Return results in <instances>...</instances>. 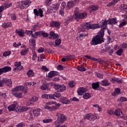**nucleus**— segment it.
<instances>
[{"instance_id": "obj_1", "label": "nucleus", "mask_w": 127, "mask_h": 127, "mask_svg": "<svg viewBox=\"0 0 127 127\" xmlns=\"http://www.w3.org/2000/svg\"><path fill=\"white\" fill-rule=\"evenodd\" d=\"M107 24H109L108 20H102L99 23V26L101 29L98 32V34L92 38L90 44L91 45H98L101 44L102 42H104V35H105V29L107 28Z\"/></svg>"}, {"instance_id": "obj_2", "label": "nucleus", "mask_w": 127, "mask_h": 127, "mask_svg": "<svg viewBox=\"0 0 127 127\" xmlns=\"http://www.w3.org/2000/svg\"><path fill=\"white\" fill-rule=\"evenodd\" d=\"M12 84L11 79L6 77H3L1 80H0V87H3V85L5 86H10Z\"/></svg>"}, {"instance_id": "obj_3", "label": "nucleus", "mask_w": 127, "mask_h": 127, "mask_svg": "<svg viewBox=\"0 0 127 127\" xmlns=\"http://www.w3.org/2000/svg\"><path fill=\"white\" fill-rule=\"evenodd\" d=\"M60 6V4L59 3L58 4H52L47 10V12L49 13L50 12H56L57 11L58 9H59V6Z\"/></svg>"}, {"instance_id": "obj_4", "label": "nucleus", "mask_w": 127, "mask_h": 127, "mask_svg": "<svg viewBox=\"0 0 127 127\" xmlns=\"http://www.w3.org/2000/svg\"><path fill=\"white\" fill-rule=\"evenodd\" d=\"M89 26H90L89 23H84L82 24L78 28V32H84L86 31V30H88V29H89Z\"/></svg>"}, {"instance_id": "obj_5", "label": "nucleus", "mask_w": 127, "mask_h": 127, "mask_svg": "<svg viewBox=\"0 0 127 127\" xmlns=\"http://www.w3.org/2000/svg\"><path fill=\"white\" fill-rule=\"evenodd\" d=\"M19 91H24V94L27 93V87H24L22 85L17 86L12 89L13 92H19Z\"/></svg>"}, {"instance_id": "obj_6", "label": "nucleus", "mask_w": 127, "mask_h": 127, "mask_svg": "<svg viewBox=\"0 0 127 127\" xmlns=\"http://www.w3.org/2000/svg\"><path fill=\"white\" fill-rule=\"evenodd\" d=\"M56 117H57L58 120L61 121L62 122H64L67 120V118H66V116L64 115L63 114L57 113L56 114Z\"/></svg>"}, {"instance_id": "obj_7", "label": "nucleus", "mask_w": 127, "mask_h": 127, "mask_svg": "<svg viewBox=\"0 0 127 127\" xmlns=\"http://www.w3.org/2000/svg\"><path fill=\"white\" fill-rule=\"evenodd\" d=\"M55 89L58 90L59 92H63L66 90V87L64 85L56 84L55 85Z\"/></svg>"}, {"instance_id": "obj_8", "label": "nucleus", "mask_w": 127, "mask_h": 127, "mask_svg": "<svg viewBox=\"0 0 127 127\" xmlns=\"http://www.w3.org/2000/svg\"><path fill=\"white\" fill-rule=\"evenodd\" d=\"M84 57H85V58H87L88 59H90V60L94 61V62H98V63H100V64H102V63L103 62L101 59H97L95 58H93L90 56L86 55L84 56Z\"/></svg>"}, {"instance_id": "obj_9", "label": "nucleus", "mask_w": 127, "mask_h": 127, "mask_svg": "<svg viewBox=\"0 0 127 127\" xmlns=\"http://www.w3.org/2000/svg\"><path fill=\"white\" fill-rule=\"evenodd\" d=\"M10 71H11V67L8 66L0 68V76L3 73H6V72H10Z\"/></svg>"}, {"instance_id": "obj_10", "label": "nucleus", "mask_w": 127, "mask_h": 127, "mask_svg": "<svg viewBox=\"0 0 127 127\" xmlns=\"http://www.w3.org/2000/svg\"><path fill=\"white\" fill-rule=\"evenodd\" d=\"M60 102L62 103V104H64V105H67V104H70V102L68 98L66 97L62 96L60 98Z\"/></svg>"}, {"instance_id": "obj_11", "label": "nucleus", "mask_w": 127, "mask_h": 127, "mask_svg": "<svg viewBox=\"0 0 127 127\" xmlns=\"http://www.w3.org/2000/svg\"><path fill=\"white\" fill-rule=\"evenodd\" d=\"M84 119L88 120L90 122H94L95 121V116L92 114H86L84 117Z\"/></svg>"}, {"instance_id": "obj_12", "label": "nucleus", "mask_w": 127, "mask_h": 127, "mask_svg": "<svg viewBox=\"0 0 127 127\" xmlns=\"http://www.w3.org/2000/svg\"><path fill=\"white\" fill-rule=\"evenodd\" d=\"M8 111L16 112V113L18 112V107H16V105L12 104L8 107Z\"/></svg>"}, {"instance_id": "obj_13", "label": "nucleus", "mask_w": 127, "mask_h": 127, "mask_svg": "<svg viewBox=\"0 0 127 127\" xmlns=\"http://www.w3.org/2000/svg\"><path fill=\"white\" fill-rule=\"evenodd\" d=\"M34 13L37 16H39V15L41 17H42L43 16V11L42 10V9H41V8L39 9L38 10H37V9H34Z\"/></svg>"}, {"instance_id": "obj_14", "label": "nucleus", "mask_w": 127, "mask_h": 127, "mask_svg": "<svg viewBox=\"0 0 127 127\" xmlns=\"http://www.w3.org/2000/svg\"><path fill=\"white\" fill-rule=\"evenodd\" d=\"M88 91V89L84 87H80L77 89V93L79 96H82L84 93H86Z\"/></svg>"}, {"instance_id": "obj_15", "label": "nucleus", "mask_w": 127, "mask_h": 127, "mask_svg": "<svg viewBox=\"0 0 127 127\" xmlns=\"http://www.w3.org/2000/svg\"><path fill=\"white\" fill-rule=\"evenodd\" d=\"M10 6V4H7V3H4L2 5V6H0V18H1V12H2L3 11V9H6V8L9 7Z\"/></svg>"}, {"instance_id": "obj_16", "label": "nucleus", "mask_w": 127, "mask_h": 127, "mask_svg": "<svg viewBox=\"0 0 127 127\" xmlns=\"http://www.w3.org/2000/svg\"><path fill=\"white\" fill-rule=\"evenodd\" d=\"M49 88V83L47 82H44L42 84V85L40 86V88L41 90H42L43 91H45L46 90H48Z\"/></svg>"}, {"instance_id": "obj_17", "label": "nucleus", "mask_w": 127, "mask_h": 127, "mask_svg": "<svg viewBox=\"0 0 127 127\" xmlns=\"http://www.w3.org/2000/svg\"><path fill=\"white\" fill-rule=\"evenodd\" d=\"M89 25L88 29H96V28H100L101 27L99 24H89Z\"/></svg>"}, {"instance_id": "obj_18", "label": "nucleus", "mask_w": 127, "mask_h": 127, "mask_svg": "<svg viewBox=\"0 0 127 127\" xmlns=\"http://www.w3.org/2000/svg\"><path fill=\"white\" fill-rule=\"evenodd\" d=\"M51 27H57V28H59L60 27V23L59 22H55V21H52L50 23Z\"/></svg>"}, {"instance_id": "obj_19", "label": "nucleus", "mask_w": 127, "mask_h": 127, "mask_svg": "<svg viewBox=\"0 0 127 127\" xmlns=\"http://www.w3.org/2000/svg\"><path fill=\"white\" fill-rule=\"evenodd\" d=\"M118 21H117V18H109L108 20V24H111V25H114V24H117Z\"/></svg>"}, {"instance_id": "obj_20", "label": "nucleus", "mask_w": 127, "mask_h": 127, "mask_svg": "<svg viewBox=\"0 0 127 127\" xmlns=\"http://www.w3.org/2000/svg\"><path fill=\"white\" fill-rule=\"evenodd\" d=\"M87 17V13L84 12L82 13H79L78 15V20H76V21H79V19H83V18H86Z\"/></svg>"}, {"instance_id": "obj_21", "label": "nucleus", "mask_w": 127, "mask_h": 127, "mask_svg": "<svg viewBox=\"0 0 127 127\" xmlns=\"http://www.w3.org/2000/svg\"><path fill=\"white\" fill-rule=\"evenodd\" d=\"M89 34V33L86 32V33H80L79 34V36L77 37V38L78 40H80L81 41V40H83V38L85 37V36H88V35Z\"/></svg>"}, {"instance_id": "obj_22", "label": "nucleus", "mask_w": 127, "mask_h": 127, "mask_svg": "<svg viewBox=\"0 0 127 127\" xmlns=\"http://www.w3.org/2000/svg\"><path fill=\"white\" fill-rule=\"evenodd\" d=\"M63 121H61V120H59V119H57V120L55 122V125L56 127H61L63 126H61L62 125H63Z\"/></svg>"}, {"instance_id": "obj_23", "label": "nucleus", "mask_w": 127, "mask_h": 127, "mask_svg": "<svg viewBox=\"0 0 127 127\" xmlns=\"http://www.w3.org/2000/svg\"><path fill=\"white\" fill-rule=\"evenodd\" d=\"M100 84L102 85V86H105V87L110 86V85H111V84L109 82V80H108L107 79L102 80L100 82Z\"/></svg>"}, {"instance_id": "obj_24", "label": "nucleus", "mask_w": 127, "mask_h": 127, "mask_svg": "<svg viewBox=\"0 0 127 127\" xmlns=\"http://www.w3.org/2000/svg\"><path fill=\"white\" fill-rule=\"evenodd\" d=\"M12 94L16 97V98H18V99L21 98L22 97V93H17L16 91H12Z\"/></svg>"}, {"instance_id": "obj_25", "label": "nucleus", "mask_w": 127, "mask_h": 127, "mask_svg": "<svg viewBox=\"0 0 127 127\" xmlns=\"http://www.w3.org/2000/svg\"><path fill=\"white\" fill-rule=\"evenodd\" d=\"M18 112L19 113H23L24 112H26V111H28V108L25 107H18Z\"/></svg>"}, {"instance_id": "obj_26", "label": "nucleus", "mask_w": 127, "mask_h": 127, "mask_svg": "<svg viewBox=\"0 0 127 127\" xmlns=\"http://www.w3.org/2000/svg\"><path fill=\"white\" fill-rule=\"evenodd\" d=\"M80 14L79 8H75L74 10V18L75 20H78V15Z\"/></svg>"}, {"instance_id": "obj_27", "label": "nucleus", "mask_w": 127, "mask_h": 127, "mask_svg": "<svg viewBox=\"0 0 127 127\" xmlns=\"http://www.w3.org/2000/svg\"><path fill=\"white\" fill-rule=\"evenodd\" d=\"M43 32L42 31L36 32L34 33V35H32V37L33 38H37V36H41L42 35Z\"/></svg>"}, {"instance_id": "obj_28", "label": "nucleus", "mask_w": 127, "mask_h": 127, "mask_svg": "<svg viewBox=\"0 0 127 127\" xmlns=\"http://www.w3.org/2000/svg\"><path fill=\"white\" fill-rule=\"evenodd\" d=\"M74 5H75V3H74L73 1H70L67 3L66 7L68 9H70V8H72Z\"/></svg>"}, {"instance_id": "obj_29", "label": "nucleus", "mask_w": 127, "mask_h": 127, "mask_svg": "<svg viewBox=\"0 0 127 127\" xmlns=\"http://www.w3.org/2000/svg\"><path fill=\"white\" fill-rule=\"evenodd\" d=\"M111 82H112V83L116 82V83H119V84H122V83H123V79H119L118 78H112Z\"/></svg>"}, {"instance_id": "obj_30", "label": "nucleus", "mask_w": 127, "mask_h": 127, "mask_svg": "<svg viewBox=\"0 0 127 127\" xmlns=\"http://www.w3.org/2000/svg\"><path fill=\"white\" fill-rule=\"evenodd\" d=\"M44 108L45 109H46V110H49V111H51L52 112H53V111H56V108H54L53 107V106L51 107L46 105L44 106Z\"/></svg>"}, {"instance_id": "obj_31", "label": "nucleus", "mask_w": 127, "mask_h": 127, "mask_svg": "<svg viewBox=\"0 0 127 127\" xmlns=\"http://www.w3.org/2000/svg\"><path fill=\"white\" fill-rule=\"evenodd\" d=\"M29 51L28 50V48H26L24 49L23 50H22L21 52H20V54L21 55H22V56H24L25 55H26V54H27V52Z\"/></svg>"}, {"instance_id": "obj_32", "label": "nucleus", "mask_w": 127, "mask_h": 127, "mask_svg": "<svg viewBox=\"0 0 127 127\" xmlns=\"http://www.w3.org/2000/svg\"><path fill=\"white\" fill-rule=\"evenodd\" d=\"M92 88L95 90V89H97V88H99L100 87V84L99 82H93L92 84Z\"/></svg>"}, {"instance_id": "obj_33", "label": "nucleus", "mask_w": 127, "mask_h": 127, "mask_svg": "<svg viewBox=\"0 0 127 127\" xmlns=\"http://www.w3.org/2000/svg\"><path fill=\"white\" fill-rule=\"evenodd\" d=\"M15 32L17 34H18L19 36H20V37H23V36H24V33L19 30H16Z\"/></svg>"}, {"instance_id": "obj_34", "label": "nucleus", "mask_w": 127, "mask_h": 127, "mask_svg": "<svg viewBox=\"0 0 127 127\" xmlns=\"http://www.w3.org/2000/svg\"><path fill=\"white\" fill-rule=\"evenodd\" d=\"M121 114L123 115V112L120 109H117L115 110V112H114V115H116V116H118V117H120L121 116Z\"/></svg>"}, {"instance_id": "obj_35", "label": "nucleus", "mask_w": 127, "mask_h": 127, "mask_svg": "<svg viewBox=\"0 0 127 127\" xmlns=\"http://www.w3.org/2000/svg\"><path fill=\"white\" fill-rule=\"evenodd\" d=\"M120 1V0H113L112 2L107 4V6H111L112 5H115L117 2Z\"/></svg>"}, {"instance_id": "obj_36", "label": "nucleus", "mask_w": 127, "mask_h": 127, "mask_svg": "<svg viewBox=\"0 0 127 127\" xmlns=\"http://www.w3.org/2000/svg\"><path fill=\"white\" fill-rule=\"evenodd\" d=\"M121 93V89L117 88L115 89L114 92L112 93L113 96H116L117 95H119Z\"/></svg>"}, {"instance_id": "obj_37", "label": "nucleus", "mask_w": 127, "mask_h": 127, "mask_svg": "<svg viewBox=\"0 0 127 127\" xmlns=\"http://www.w3.org/2000/svg\"><path fill=\"white\" fill-rule=\"evenodd\" d=\"M83 99L85 100H88L91 98V94L88 93H85L83 96Z\"/></svg>"}, {"instance_id": "obj_38", "label": "nucleus", "mask_w": 127, "mask_h": 127, "mask_svg": "<svg viewBox=\"0 0 127 127\" xmlns=\"http://www.w3.org/2000/svg\"><path fill=\"white\" fill-rule=\"evenodd\" d=\"M21 4H24V5H27V4H30L31 1L30 0H25L24 1H22L21 2Z\"/></svg>"}, {"instance_id": "obj_39", "label": "nucleus", "mask_w": 127, "mask_h": 127, "mask_svg": "<svg viewBox=\"0 0 127 127\" xmlns=\"http://www.w3.org/2000/svg\"><path fill=\"white\" fill-rule=\"evenodd\" d=\"M27 74L28 77H33L34 76V72L32 70H29Z\"/></svg>"}, {"instance_id": "obj_40", "label": "nucleus", "mask_w": 127, "mask_h": 127, "mask_svg": "<svg viewBox=\"0 0 127 127\" xmlns=\"http://www.w3.org/2000/svg\"><path fill=\"white\" fill-rule=\"evenodd\" d=\"M3 27H4V28H7V27H12V24L10 22L6 23L3 25Z\"/></svg>"}, {"instance_id": "obj_41", "label": "nucleus", "mask_w": 127, "mask_h": 127, "mask_svg": "<svg viewBox=\"0 0 127 127\" xmlns=\"http://www.w3.org/2000/svg\"><path fill=\"white\" fill-rule=\"evenodd\" d=\"M53 96L56 97V98H60L61 97V93H60V91H58L53 94Z\"/></svg>"}, {"instance_id": "obj_42", "label": "nucleus", "mask_w": 127, "mask_h": 127, "mask_svg": "<svg viewBox=\"0 0 127 127\" xmlns=\"http://www.w3.org/2000/svg\"><path fill=\"white\" fill-rule=\"evenodd\" d=\"M39 111H41L40 109H37L36 111H33L34 115L36 117H38V116H40V112Z\"/></svg>"}, {"instance_id": "obj_43", "label": "nucleus", "mask_w": 127, "mask_h": 127, "mask_svg": "<svg viewBox=\"0 0 127 127\" xmlns=\"http://www.w3.org/2000/svg\"><path fill=\"white\" fill-rule=\"evenodd\" d=\"M52 2V0H45L44 3L46 5L49 6Z\"/></svg>"}, {"instance_id": "obj_44", "label": "nucleus", "mask_w": 127, "mask_h": 127, "mask_svg": "<svg viewBox=\"0 0 127 127\" xmlns=\"http://www.w3.org/2000/svg\"><path fill=\"white\" fill-rule=\"evenodd\" d=\"M10 54H11V52L8 51L3 53V56H4V57H7V56H9Z\"/></svg>"}, {"instance_id": "obj_45", "label": "nucleus", "mask_w": 127, "mask_h": 127, "mask_svg": "<svg viewBox=\"0 0 127 127\" xmlns=\"http://www.w3.org/2000/svg\"><path fill=\"white\" fill-rule=\"evenodd\" d=\"M39 28V25H35L32 28V31H34V32L35 31H36V30H37V29Z\"/></svg>"}, {"instance_id": "obj_46", "label": "nucleus", "mask_w": 127, "mask_h": 127, "mask_svg": "<svg viewBox=\"0 0 127 127\" xmlns=\"http://www.w3.org/2000/svg\"><path fill=\"white\" fill-rule=\"evenodd\" d=\"M51 122H52V119H44L43 120L44 124H49V123H51Z\"/></svg>"}, {"instance_id": "obj_47", "label": "nucleus", "mask_w": 127, "mask_h": 127, "mask_svg": "<svg viewBox=\"0 0 127 127\" xmlns=\"http://www.w3.org/2000/svg\"><path fill=\"white\" fill-rule=\"evenodd\" d=\"M123 52H124V50L121 49L117 51V54H118L119 56H122Z\"/></svg>"}, {"instance_id": "obj_48", "label": "nucleus", "mask_w": 127, "mask_h": 127, "mask_svg": "<svg viewBox=\"0 0 127 127\" xmlns=\"http://www.w3.org/2000/svg\"><path fill=\"white\" fill-rule=\"evenodd\" d=\"M78 70L79 71H81V72H84V71H86V68L83 66H78L77 67Z\"/></svg>"}, {"instance_id": "obj_49", "label": "nucleus", "mask_w": 127, "mask_h": 127, "mask_svg": "<svg viewBox=\"0 0 127 127\" xmlns=\"http://www.w3.org/2000/svg\"><path fill=\"white\" fill-rule=\"evenodd\" d=\"M31 43H30V44L31 45V46H33V47H35V45H36V43H35V40L34 39H32L31 40Z\"/></svg>"}, {"instance_id": "obj_50", "label": "nucleus", "mask_w": 127, "mask_h": 127, "mask_svg": "<svg viewBox=\"0 0 127 127\" xmlns=\"http://www.w3.org/2000/svg\"><path fill=\"white\" fill-rule=\"evenodd\" d=\"M61 43V39H58L55 41V44L57 46H58V45H60Z\"/></svg>"}, {"instance_id": "obj_51", "label": "nucleus", "mask_w": 127, "mask_h": 127, "mask_svg": "<svg viewBox=\"0 0 127 127\" xmlns=\"http://www.w3.org/2000/svg\"><path fill=\"white\" fill-rule=\"evenodd\" d=\"M90 8H91V10L96 11V10H97V9H98V7L97 6L93 5H91L90 6Z\"/></svg>"}, {"instance_id": "obj_52", "label": "nucleus", "mask_w": 127, "mask_h": 127, "mask_svg": "<svg viewBox=\"0 0 127 127\" xmlns=\"http://www.w3.org/2000/svg\"><path fill=\"white\" fill-rule=\"evenodd\" d=\"M72 19H73V18H70L68 17L65 19V23H69V21H72Z\"/></svg>"}, {"instance_id": "obj_53", "label": "nucleus", "mask_w": 127, "mask_h": 127, "mask_svg": "<svg viewBox=\"0 0 127 127\" xmlns=\"http://www.w3.org/2000/svg\"><path fill=\"white\" fill-rule=\"evenodd\" d=\"M26 32L27 34H28V35H29V36H30L31 35V37H32V35H34V34L33 33L32 31H26Z\"/></svg>"}, {"instance_id": "obj_54", "label": "nucleus", "mask_w": 127, "mask_h": 127, "mask_svg": "<svg viewBox=\"0 0 127 127\" xmlns=\"http://www.w3.org/2000/svg\"><path fill=\"white\" fill-rule=\"evenodd\" d=\"M32 101L34 102H37L38 101V97L37 96H33L32 99Z\"/></svg>"}, {"instance_id": "obj_55", "label": "nucleus", "mask_w": 127, "mask_h": 127, "mask_svg": "<svg viewBox=\"0 0 127 127\" xmlns=\"http://www.w3.org/2000/svg\"><path fill=\"white\" fill-rule=\"evenodd\" d=\"M45 51L46 52H47L48 53L50 54L53 53V52H54V51H53L51 49H46L45 50Z\"/></svg>"}, {"instance_id": "obj_56", "label": "nucleus", "mask_w": 127, "mask_h": 127, "mask_svg": "<svg viewBox=\"0 0 127 127\" xmlns=\"http://www.w3.org/2000/svg\"><path fill=\"white\" fill-rule=\"evenodd\" d=\"M48 77L49 78H53L54 77V73L53 71H51L49 74H48Z\"/></svg>"}, {"instance_id": "obj_57", "label": "nucleus", "mask_w": 127, "mask_h": 127, "mask_svg": "<svg viewBox=\"0 0 127 127\" xmlns=\"http://www.w3.org/2000/svg\"><path fill=\"white\" fill-rule=\"evenodd\" d=\"M21 65V63L20 62H15L14 63V65L15 67H17V68L19 67Z\"/></svg>"}, {"instance_id": "obj_58", "label": "nucleus", "mask_w": 127, "mask_h": 127, "mask_svg": "<svg viewBox=\"0 0 127 127\" xmlns=\"http://www.w3.org/2000/svg\"><path fill=\"white\" fill-rule=\"evenodd\" d=\"M38 52L39 53H42V52H44V48L41 47L38 50Z\"/></svg>"}, {"instance_id": "obj_59", "label": "nucleus", "mask_w": 127, "mask_h": 127, "mask_svg": "<svg viewBox=\"0 0 127 127\" xmlns=\"http://www.w3.org/2000/svg\"><path fill=\"white\" fill-rule=\"evenodd\" d=\"M69 86L70 87V88H73V87L75 86V84H74V81H69Z\"/></svg>"}, {"instance_id": "obj_60", "label": "nucleus", "mask_w": 127, "mask_h": 127, "mask_svg": "<svg viewBox=\"0 0 127 127\" xmlns=\"http://www.w3.org/2000/svg\"><path fill=\"white\" fill-rule=\"evenodd\" d=\"M37 58V55H36V53H33L32 56V60L34 61Z\"/></svg>"}, {"instance_id": "obj_61", "label": "nucleus", "mask_w": 127, "mask_h": 127, "mask_svg": "<svg viewBox=\"0 0 127 127\" xmlns=\"http://www.w3.org/2000/svg\"><path fill=\"white\" fill-rule=\"evenodd\" d=\"M11 18L12 20H15L16 19V16L14 14H11Z\"/></svg>"}, {"instance_id": "obj_62", "label": "nucleus", "mask_w": 127, "mask_h": 127, "mask_svg": "<svg viewBox=\"0 0 127 127\" xmlns=\"http://www.w3.org/2000/svg\"><path fill=\"white\" fill-rule=\"evenodd\" d=\"M60 14L62 16H63V15H64V9H60Z\"/></svg>"}, {"instance_id": "obj_63", "label": "nucleus", "mask_w": 127, "mask_h": 127, "mask_svg": "<svg viewBox=\"0 0 127 127\" xmlns=\"http://www.w3.org/2000/svg\"><path fill=\"white\" fill-rule=\"evenodd\" d=\"M57 69H58V70H63V66H62V65H61V64H60V65H58Z\"/></svg>"}, {"instance_id": "obj_64", "label": "nucleus", "mask_w": 127, "mask_h": 127, "mask_svg": "<svg viewBox=\"0 0 127 127\" xmlns=\"http://www.w3.org/2000/svg\"><path fill=\"white\" fill-rule=\"evenodd\" d=\"M120 101H121V102H126V101H127V98L124 97H121L120 98Z\"/></svg>"}]
</instances>
